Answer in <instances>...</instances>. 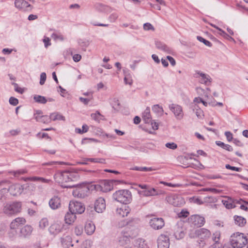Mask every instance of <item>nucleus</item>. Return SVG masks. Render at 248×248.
I'll return each instance as SVG.
<instances>
[{"mask_svg":"<svg viewBox=\"0 0 248 248\" xmlns=\"http://www.w3.org/2000/svg\"><path fill=\"white\" fill-rule=\"evenodd\" d=\"M143 28L145 30H154V28L152 26V24H151L149 23H145L143 25Z\"/></svg>","mask_w":248,"mask_h":248,"instance_id":"nucleus-52","label":"nucleus"},{"mask_svg":"<svg viewBox=\"0 0 248 248\" xmlns=\"http://www.w3.org/2000/svg\"><path fill=\"white\" fill-rule=\"evenodd\" d=\"M233 143L236 146L239 147L243 146V143L239 140L234 139L233 140Z\"/></svg>","mask_w":248,"mask_h":248,"instance_id":"nucleus-57","label":"nucleus"},{"mask_svg":"<svg viewBox=\"0 0 248 248\" xmlns=\"http://www.w3.org/2000/svg\"><path fill=\"white\" fill-rule=\"evenodd\" d=\"M216 201V199L213 197H206L204 198L203 202L204 203H212Z\"/></svg>","mask_w":248,"mask_h":248,"instance_id":"nucleus-42","label":"nucleus"},{"mask_svg":"<svg viewBox=\"0 0 248 248\" xmlns=\"http://www.w3.org/2000/svg\"><path fill=\"white\" fill-rule=\"evenodd\" d=\"M166 201L170 204L174 206L180 207L185 203L184 199L180 195L171 194L166 197Z\"/></svg>","mask_w":248,"mask_h":248,"instance_id":"nucleus-5","label":"nucleus"},{"mask_svg":"<svg viewBox=\"0 0 248 248\" xmlns=\"http://www.w3.org/2000/svg\"><path fill=\"white\" fill-rule=\"evenodd\" d=\"M51 229H55L56 230H58V232H63L66 230V227L64 225H62V226L60 228V225L58 224L53 225L51 226Z\"/></svg>","mask_w":248,"mask_h":248,"instance_id":"nucleus-37","label":"nucleus"},{"mask_svg":"<svg viewBox=\"0 0 248 248\" xmlns=\"http://www.w3.org/2000/svg\"><path fill=\"white\" fill-rule=\"evenodd\" d=\"M43 42L44 43L46 47H47L51 45V43H50V39L47 37H44V38L43 39Z\"/></svg>","mask_w":248,"mask_h":248,"instance_id":"nucleus-56","label":"nucleus"},{"mask_svg":"<svg viewBox=\"0 0 248 248\" xmlns=\"http://www.w3.org/2000/svg\"><path fill=\"white\" fill-rule=\"evenodd\" d=\"M9 103L13 106H16L18 104V100L14 97H11L9 99Z\"/></svg>","mask_w":248,"mask_h":248,"instance_id":"nucleus-44","label":"nucleus"},{"mask_svg":"<svg viewBox=\"0 0 248 248\" xmlns=\"http://www.w3.org/2000/svg\"><path fill=\"white\" fill-rule=\"evenodd\" d=\"M75 214L72 212H67L65 216V223L67 224H71L74 222L76 218Z\"/></svg>","mask_w":248,"mask_h":248,"instance_id":"nucleus-24","label":"nucleus"},{"mask_svg":"<svg viewBox=\"0 0 248 248\" xmlns=\"http://www.w3.org/2000/svg\"><path fill=\"white\" fill-rule=\"evenodd\" d=\"M79 176L78 172L73 171H64L57 172L54 176L56 182L63 184L72 181H77Z\"/></svg>","mask_w":248,"mask_h":248,"instance_id":"nucleus-1","label":"nucleus"},{"mask_svg":"<svg viewBox=\"0 0 248 248\" xmlns=\"http://www.w3.org/2000/svg\"><path fill=\"white\" fill-rule=\"evenodd\" d=\"M234 217L235 223L239 226H243L246 223V219L242 217H239V216L235 217V216Z\"/></svg>","mask_w":248,"mask_h":248,"instance_id":"nucleus-28","label":"nucleus"},{"mask_svg":"<svg viewBox=\"0 0 248 248\" xmlns=\"http://www.w3.org/2000/svg\"><path fill=\"white\" fill-rule=\"evenodd\" d=\"M136 244L138 245L140 248H148V246L145 240L139 238L137 240Z\"/></svg>","mask_w":248,"mask_h":248,"instance_id":"nucleus-32","label":"nucleus"},{"mask_svg":"<svg viewBox=\"0 0 248 248\" xmlns=\"http://www.w3.org/2000/svg\"><path fill=\"white\" fill-rule=\"evenodd\" d=\"M86 161H90L93 162H98L101 163H104L105 160L104 159H98V158H86Z\"/></svg>","mask_w":248,"mask_h":248,"instance_id":"nucleus-45","label":"nucleus"},{"mask_svg":"<svg viewBox=\"0 0 248 248\" xmlns=\"http://www.w3.org/2000/svg\"><path fill=\"white\" fill-rule=\"evenodd\" d=\"M167 58L170 61V64L172 66H174V65H175V64H176L175 61V60L172 57L170 56H168L167 57Z\"/></svg>","mask_w":248,"mask_h":248,"instance_id":"nucleus-64","label":"nucleus"},{"mask_svg":"<svg viewBox=\"0 0 248 248\" xmlns=\"http://www.w3.org/2000/svg\"><path fill=\"white\" fill-rule=\"evenodd\" d=\"M131 211L129 207L126 204L123 205L116 210V214L120 217L127 216Z\"/></svg>","mask_w":248,"mask_h":248,"instance_id":"nucleus-17","label":"nucleus"},{"mask_svg":"<svg viewBox=\"0 0 248 248\" xmlns=\"http://www.w3.org/2000/svg\"><path fill=\"white\" fill-rule=\"evenodd\" d=\"M106 202L102 197H99L95 202L94 209L98 213H102L106 209Z\"/></svg>","mask_w":248,"mask_h":248,"instance_id":"nucleus-14","label":"nucleus"},{"mask_svg":"<svg viewBox=\"0 0 248 248\" xmlns=\"http://www.w3.org/2000/svg\"><path fill=\"white\" fill-rule=\"evenodd\" d=\"M160 183L164 184L165 186H171V187H178V186H179V185H178V184H172L170 183H167V182H163V181L160 182Z\"/></svg>","mask_w":248,"mask_h":248,"instance_id":"nucleus-58","label":"nucleus"},{"mask_svg":"<svg viewBox=\"0 0 248 248\" xmlns=\"http://www.w3.org/2000/svg\"><path fill=\"white\" fill-rule=\"evenodd\" d=\"M193 110H195V113L198 118H202L203 116V111L199 108L198 106L195 105L193 106Z\"/></svg>","mask_w":248,"mask_h":248,"instance_id":"nucleus-30","label":"nucleus"},{"mask_svg":"<svg viewBox=\"0 0 248 248\" xmlns=\"http://www.w3.org/2000/svg\"><path fill=\"white\" fill-rule=\"evenodd\" d=\"M155 45L158 49L163 51L168 54H170L171 52V50L169 47L160 41H155Z\"/></svg>","mask_w":248,"mask_h":248,"instance_id":"nucleus-19","label":"nucleus"},{"mask_svg":"<svg viewBox=\"0 0 248 248\" xmlns=\"http://www.w3.org/2000/svg\"><path fill=\"white\" fill-rule=\"evenodd\" d=\"M92 99V97H91V99L90 98H84L83 97H80L79 98V99L80 100V101L81 102H82V103H83L84 105H87L89 102H90V101L91 100V99Z\"/></svg>","mask_w":248,"mask_h":248,"instance_id":"nucleus-55","label":"nucleus"},{"mask_svg":"<svg viewBox=\"0 0 248 248\" xmlns=\"http://www.w3.org/2000/svg\"><path fill=\"white\" fill-rule=\"evenodd\" d=\"M150 225L152 228L155 230L161 229L164 226V221L163 218L154 217L150 221Z\"/></svg>","mask_w":248,"mask_h":248,"instance_id":"nucleus-15","label":"nucleus"},{"mask_svg":"<svg viewBox=\"0 0 248 248\" xmlns=\"http://www.w3.org/2000/svg\"><path fill=\"white\" fill-rule=\"evenodd\" d=\"M196 78H199V81L202 84L209 85L212 81V78L207 74L200 71H196L194 75Z\"/></svg>","mask_w":248,"mask_h":248,"instance_id":"nucleus-11","label":"nucleus"},{"mask_svg":"<svg viewBox=\"0 0 248 248\" xmlns=\"http://www.w3.org/2000/svg\"><path fill=\"white\" fill-rule=\"evenodd\" d=\"M225 135L227 138V139L228 141H231L232 140V134L231 132L229 131H227L225 132Z\"/></svg>","mask_w":248,"mask_h":248,"instance_id":"nucleus-54","label":"nucleus"},{"mask_svg":"<svg viewBox=\"0 0 248 248\" xmlns=\"http://www.w3.org/2000/svg\"><path fill=\"white\" fill-rule=\"evenodd\" d=\"M93 186L95 190L104 192L109 191L113 188L112 182L107 180H102L98 184L94 185Z\"/></svg>","mask_w":248,"mask_h":248,"instance_id":"nucleus-7","label":"nucleus"},{"mask_svg":"<svg viewBox=\"0 0 248 248\" xmlns=\"http://www.w3.org/2000/svg\"><path fill=\"white\" fill-rule=\"evenodd\" d=\"M230 243L233 248H243L248 246V233H233L230 238Z\"/></svg>","mask_w":248,"mask_h":248,"instance_id":"nucleus-2","label":"nucleus"},{"mask_svg":"<svg viewBox=\"0 0 248 248\" xmlns=\"http://www.w3.org/2000/svg\"><path fill=\"white\" fill-rule=\"evenodd\" d=\"M50 121H56V120H59V121H65V117L62 115V114L55 112V113H52L50 114Z\"/></svg>","mask_w":248,"mask_h":248,"instance_id":"nucleus-27","label":"nucleus"},{"mask_svg":"<svg viewBox=\"0 0 248 248\" xmlns=\"http://www.w3.org/2000/svg\"><path fill=\"white\" fill-rule=\"evenodd\" d=\"M89 189L87 187L76 189L73 191V195L75 197L83 198L85 196V192H88Z\"/></svg>","mask_w":248,"mask_h":248,"instance_id":"nucleus-22","label":"nucleus"},{"mask_svg":"<svg viewBox=\"0 0 248 248\" xmlns=\"http://www.w3.org/2000/svg\"><path fill=\"white\" fill-rule=\"evenodd\" d=\"M188 222L194 227H201L204 225L205 219L199 215H194L188 218Z\"/></svg>","mask_w":248,"mask_h":248,"instance_id":"nucleus-9","label":"nucleus"},{"mask_svg":"<svg viewBox=\"0 0 248 248\" xmlns=\"http://www.w3.org/2000/svg\"><path fill=\"white\" fill-rule=\"evenodd\" d=\"M220 233H213L212 239L215 243L211 245L209 248H221L222 245L218 243L220 239Z\"/></svg>","mask_w":248,"mask_h":248,"instance_id":"nucleus-23","label":"nucleus"},{"mask_svg":"<svg viewBox=\"0 0 248 248\" xmlns=\"http://www.w3.org/2000/svg\"><path fill=\"white\" fill-rule=\"evenodd\" d=\"M34 100L35 102L41 103V104H46L47 102V100L45 97L39 95H36L33 97Z\"/></svg>","mask_w":248,"mask_h":248,"instance_id":"nucleus-29","label":"nucleus"},{"mask_svg":"<svg viewBox=\"0 0 248 248\" xmlns=\"http://www.w3.org/2000/svg\"><path fill=\"white\" fill-rule=\"evenodd\" d=\"M197 39L199 41H200L201 42H202L206 46H209V47L212 46V44H211V43L210 42H209L208 40H205V39H204L202 37L198 36L197 37Z\"/></svg>","mask_w":248,"mask_h":248,"instance_id":"nucleus-38","label":"nucleus"},{"mask_svg":"<svg viewBox=\"0 0 248 248\" xmlns=\"http://www.w3.org/2000/svg\"><path fill=\"white\" fill-rule=\"evenodd\" d=\"M191 200L194 203H196L198 205L204 204V202H203V201H202L201 199L199 198L193 197V198L191 199Z\"/></svg>","mask_w":248,"mask_h":248,"instance_id":"nucleus-48","label":"nucleus"},{"mask_svg":"<svg viewBox=\"0 0 248 248\" xmlns=\"http://www.w3.org/2000/svg\"><path fill=\"white\" fill-rule=\"evenodd\" d=\"M46 74L44 72L42 73L40 75V84L42 85L44 84L46 80Z\"/></svg>","mask_w":248,"mask_h":248,"instance_id":"nucleus-50","label":"nucleus"},{"mask_svg":"<svg viewBox=\"0 0 248 248\" xmlns=\"http://www.w3.org/2000/svg\"><path fill=\"white\" fill-rule=\"evenodd\" d=\"M189 212L186 210H182L179 214V217H186L189 215Z\"/></svg>","mask_w":248,"mask_h":248,"instance_id":"nucleus-51","label":"nucleus"},{"mask_svg":"<svg viewBox=\"0 0 248 248\" xmlns=\"http://www.w3.org/2000/svg\"><path fill=\"white\" fill-rule=\"evenodd\" d=\"M13 84L14 86L15 87V90L18 92L22 93H23V90L21 88L18 87V84L16 83H13Z\"/></svg>","mask_w":248,"mask_h":248,"instance_id":"nucleus-60","label":"nucleus"},{"mask_svg":"<svg viewBox=\"0 0 248 248\" xmlns=\"http://www.w3.org/2000/svg\"><path fill=\"white\" fill-rule=\"evenodd\" d=\"M118 15L117 13L111 14L109 17V19L111 22H115L118 18Z\"/></svg>","mask_w":248,"mask_h":248,"instance_id":"nucleus-49","label":"nucleus"},{"mask_svg":"<svg viewBox=\"0 0 248 248\" xmlns=\"http://www.w3.org/2000/svg\"><path fill=\"white\" fill-rule=\"evenodd\" d=\"M162 193L161 190L157 191L154 188H151L146 189L141 192V194L144 196H154L156 195H160Z\"/></svg>","mask_w":248,"mask_h":248,"instance_id":"nucleus-18","label":"nucleus"},{"mask_svg":"<svg viewBox=\"0 0 248 248\" xmlns=\"http://www.w3.org/2000/svg\"><path fill=\"white\" fill-rule=\"evenodd\" d=\"M156 170V169H153L151 167H149V168L146 167H140V171H148L155 170Z\"/></svg>","mask_w":248,"mask_h":248,"instance_id":"nucleus-62","label":"nucleus"},{"mask_svg":"<svg viewBox=\"0 0 248 248\" xmlns=\"http://www.w3.org/2000/svg\"><path fill=\"white\" fill-rule=\"evenodd\" d=\"M170 239L167 234H161L157 239V248H169Z\"/></svg>","mask_w":248,"mask_h":248,"instance_id":"nucleus-12","label":"nucleus"},{"mask_svg":"<svg viewBox=\"0 0 248 248\" xmlns=\"http://www.w3.org/2000/svg\"><path fill=\"white\" fill-rule=\"evenodd\" d=\"M69 209L70 212L75 214H82L85 211V208L83 204L78 201H71L69 203Z\"/></svg>","mask_w":248,"mask_h":248,"instance_id":"nucleus-8","label":"nucleus"},{"mask_svg":"<svg viewBox=\"0 0 248 248\" xmlns=\"http://www.w3.org/2000/svg\"><path fill=\"white\" fill-rule=\"evenodd\" d=\"M142 118L145 123H149L151 122L152 118L149 107H147L145 109L142 113Z\"/></svg>","mask_w":248,"mask_h":248,"instance_id":"nucleus-25","label":"nucleus"},{"mask_svg":"<svg viewBox=\"0 0 248 248\" xmlns=\"http://www.w3.org/2000/svg\"><path fill=\"white\" fill-rule=\"evenodd\" d=\"M32 231V228L30 225H26L23 228L20 232H31Z\"/></svg>","mask_w":248,"mask_h":248,"instance_id":"nucleus-41","label":"nucleus"},{"mask_svg":"<svg viewBox=\"0 0 248 248\" xmlns=\"http://www.w3.org/2000/svg\"><path fill=\"white\" fill-rule=\"evenodd\" d=\"M27 172L26 169H21L16 171H11L10 173L13 174L15 176L17 177L20 175L24 174Z\"/></svg>","mask_w":248,"mask_h":248,"instance_id":"nucleus-35","label":"nucleus"},{"mask_svg":"<svg viewBox=\"0 0 248 248\" xmlns=\"http://www.w3.org/2000/svg\"><path fill=\"white\" fill-rule=\"evenodd\" d=\"M130 242V238L127 235H123L120 237L119 240L120 244L122 246Z\"/></svg>","mask_w":248,"mask_h":248,"instance_id":"nucleus-31","label":"nucleus"},{"mask_svg":"<svg viewBox=\"0 0 248 248\" xmlns=\"http://www.w3.org/2000/svg\"><path fill=\"white\" fill-rule=\"evenodd\" d=\"M166 147L174 150L177 148V145L174 142H168L165 144Z\"/></svg>","mask_w":248,"mask_h":248,"instance_id":"nucleus-46","label":"nucleus"},{"mask_svg":"<svg viewBox=\"0 0 248 248\" xmlns=\"http://www.w3.org/2000/svg\"><path fill=\"white\" fill-rule=\"evenodd\" d=\"M84 230L86 232H94L95 230V225L91 221L87 222L85 225Z\"/></svg>","mask_w":248,"mask_h":248,"instance_id":"nucleus-26","label":"nucleus"},{"mask_svg":"<svg viewBox=\"0 0 248 248\" xmlns=\"http://www.w3.org/2000/svg\"><path fill=\"white\" fill-rule=\"evenodd\" d=\"M125 83L126 84L131 85L132 83V79L130 77L125 76L124 78Z\"/></svg>","mask_w":248,"mask_h":248,"instance_id":"nucleus-61","label":"nucleus"},{"mask_svg":"<svg viewBox=\"0 0 248 248\" xmlns=\"http://www.w3.org/2000/svg\"><path fill=\"white\" fill-rule=\"evenodd\" d=\"M63 162H56V161H50L46 163H43V166H53L56 164H64Z\"/></svg>","mask_w":248,"mask_h":248,"instance_id":"nucleus-40","label":"nucleus"},{"mask_svg":"<svg viewBox=\"0 0 248 248\" xmlns=\"http://www.w3.org/2000/svg\"><path fill=\"white\" fill-rule=\"evenodd\" d=\"M21 209V202H14L6 203L3 207V211L8 216H13L20 213Z\"/></svg>","mask_w":248,"mask_h":248,"instance_id":"nucleus-3","label":"nucleus"},{"mask_svg":"<svg viewBox=\"0 0 248 248\" xmlns=\"http://www.w3.org/2000/svg\"><path fill=\"white\" fill-rule=\"evenodd\" d=\"M14 4L17 9L24 11H30L32 9L31 5L25 0H15Z\"/></svg>","mask_w":248,"mask_h":248,"instance_id":"nucleus-13","label":"nucleus"},{"mask_svg":"<svg viewBox=\"0 0 248 248\" xmlns=\"http://www.w3.org/2000/svg\"><path fill=\"white\" fill-rule=\"evenodd\" d=\"M26 219L22 217H18L13 220L10 224V228L12 230H16L22 225L25 224Z\"/></svg>","mask_w":248,"mask_h":248,"instance_id":"nucleus-16","label":"nucleus"},{"mask_svg":"<svg viewBox=\"0 0 248 248\" xmlns=\"http://www.w3.org/2000/svg\"><path fill=\"white\" fill-rule=\"evenodd\" d=\"M100 114L99 112H98V111H97L96 113H93L91 114V117L93 119L95 120V121H99V119H100Z\"/></svg>","mask_w":248,"mask_h":248,"instance_id":"nucleus-53","label":"nucleus"},{"mask_svg":"<svg viewBox=\"0 0 248 248\" xmlns=\"http://www.w3.org/2000/svg\"><path fill=\"white\" fill-rule=\"evenodd\" d=\"M243 202L242 199L239 200H235L232 202V199H230L228 201L222 200V201L223 204L228 209L233 208L235 207V203L241 204Z\"/></svg>","mask_w":248,"mask_h":248,"instance_id":"nucleus-21","label":"nucleus"},{"mask_svg":"<svg viewBox=\"0 0 248 248\" xmlns=\"http://www.w3.org/2000/svg\"><path fill=\"white\" fill-rule=\"evenodd\" d=\"M169 108L173 113L177 120H181L183 118L184 114L182 106L172 104L169 105Z\"/></svg>","mask_w":248,"mask_h":248,"instance_id":"nucleus-10","label":"nucleus"},{"mask_svg":"<svg viewBox=\"0 0 248 248\" xmlns=\"http://www.w3.org/2000/svg\"><path fill=\"white\" fill-rule=\"evenodd\" d=\"M113 198L119 202L126 204L131 200V192L128 190H119L113 194Z\"/></svg>","mask_w":248,"mask_h":248,"instance_id":"nucleus-4","label":"nucleus"},{"mask_svg":"<svg viewBox=\"0 0 248 248\" xmlns=\"http://www.w3.org/2000/svg\"><path fill=\"white\" fill-rule=\"evenodd\" d=\"M214 224L217 228L223 227V223L218 220L215 221Z\"/></svg>","mask_w":248,"mask_h":248,"instance_id":"nucleus-63","label":"nucleus"},{"mask_svg":"<svg viewBox=\"0 0 248 248\" xmlns=\"http://www.w3.org/2000/svg\"><path fill=\"white\" fill-rule=\"evenodd\" d=\"M50 122V116L48 117L46 115H42L41 116L40 122L43 123L44 124H48Z\"/></svg>","mask_w":248,"mask_h":248,"instance_id":"nucleus-39","label":"nucleus"},{"mask_svg":"<svg viewBox=\"0 0 248 248\" xmlns=\"http://www.w3.org/2000/svg\"><path fill=\"white\" fill-rule=\"evenodd\" d=\"M48 225V221L47 218H42L39 222V228L43 230L46 227H47Z\"/></svg>","mask_w":248,"mask_h":248,"instance_id":"nucleus-33","label":"nucleus"},{"mask_svg":"<svg viewBox=\"0 0 248 248\" xmlns=\"http://www.w3.org/2000/svg\"><path fill=\"white\" fill-rule=\"evenodd\" d=\"M23 189V186L18 184H15L11 185L8 187V188L6 187L2 188L0 192L2 193H4L9 191L11 195L17 196L22 193Z\"/></svg>","mask_w":248,"mask_h":248,"instance_id":"nucleus-6","label":"nucleus"},{"mask_svg":"<svg viewBox=\"0 0 248 248\" xmlns=\"http://www.w3.org/2000/svg\"><path fill=\"white\" fill-rule=\"evenodd\" d=\"M50 207L53 209L58 208L61 206V200L58 196L52 197L49 202Z\"/></svg>","mask_w":248,"mask_h":248,"instance_id":"nucleus-20","label":"nucleus"},{"mask_svg":"<svg viewBox=\"0 0 248 248\" xmlns=\"http://www.w3.org/2000/svg\"><path fill=\"white\" fill-rule=\"evenodd\" d=\"M42 112L41 110H37L36 111V113H34V119L36 120L37 122H40L41 121V116H42Z\"/></svg>","mask_w":248,"mask_h":248,"instance_id":"nucleus-43","label":"nucleus"},{"mask_svg":"<svg viewBox=\"0 0 248 248\" xmlns=\"http://www.w3.org/2000/svg\"><path fill=\"white\" fill-rule=\"evenodd\" d=\"M51 37L55 40H59L60 41H63L64 37L60 33H53L51 35Z\"/></svg>","mask_w":248,"mask_h":248,"instance_id":"nucleus-36","label":"nucleus"},{"mask_svg":"<svg viewBox=\"0 0 248 248\" xmlns=\"http://www.w3.org/2000/svg\"><path fill=\"white\" fill-rule=\"evenodd\" d=\"M225 168L227 169L231 170H232L236 171H240L242 170L241 168H240L232 167L229 164H226L225 166Z\"/></svg>","mask_w":248,"mask_h":248,"instance_id":"nucleus-47","label":"nucleus"},{"mask_svg":"<svg viewBox=\"0 0 248 248\" xmlns=\"http://www.w3.org/2000/svg\"><path fill=\"white\" fill-rule=\"evenodd\" d=\"M81 59V56L79 54H76L74 55V56H73V59L74 61L75 62H78L80 61Z\"/></svg>","mask_w":248,"mask_h":248,"instance_id":"nucleus-59","label":"nucleus"},{"mask_svg":"<svg viewBox=\"0 0 248 248\" xmlns=\"http://www.w3.org/2000/svg\"><path fill=\"white\" fill-rule=\"evenodd\" d=\"M152 110L155 113H157L160 114H162L164 110L162 107H160L158 105H154L152 108Z\"/></svg>","mask_w":248,"mask_h":248,"instance_id":"nucleus-34","label":"nucleus"}]
</instances>
